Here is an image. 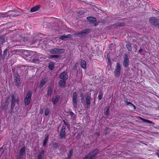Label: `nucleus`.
Returning a JSON list of instances; mask_svg holds the SVG:
<instances>
[{
	"label": "nucleus",
	"instance_id": "obj_1",
	"mask_svg": "<svg viewBox=\"0 0 159 159\" xmlns=\"http://www.w3.org/2000/svg\"><path fill=\"white\" fill-rule=\"evenodd\" d=\"M99 152V149H93L85 155L83 159H96L97 157V155Z\"/></svg>",
	"mask_w": 159,
	"mask_h": 159
},
{
	"label": "nucleus",
	"instance_id": "obj_2",
	"mask_svg": "<svg viewBox=\"0 0 159 159\" xmlns=\"http://www.w3.org/2000/svg\"><path fill=\"white\" fill-rule=\"evenodd\" d=\"M33 92L31 90H28L27 93L25 98L24 99V102L25 105L27 106L30 104Z\"/></svg>",
	"mask_w": 159,
	"mask_h": 159
},
{
	"label": "nucleus",
	"instance_id": "obj_3",
	"mask_svg": "<svg viewBox=\"0 0 159 159\" xmlns=\"http://www.w3.org/2000/svg\"><path fill=\"white\" fill-rule=\"evenodd\" d=\"M149 23L152 25L159 27V19L154 17H151L149 19Z\"/></svg>",
	"mask_w": 159,
	"mask_h": 159
},
{
	"label": "nucleus",
	"instance_id": "obj_4",
	"mask_svg": "<svg viewBox=\"0 0 159 159\" xmlns=\"http://www.w3.org/2000/svg\"><path fill=\"white\" fill-rule=\"evenodd\" d=\"M77 94L76 92H74L72 96V104L74 108H77Z\"/></svg>",
	"mask_w": 159,
	"mask_h": 159
},
{
	"label": "nucleus",
	"instance_id": "obj_5",
	"mask_svg": "<svg viewBox=\"0 0 159 159\" xmlns=\"http://www.w3.org/2000/svg\"><path fill=\"white\" fill-rule=\"evenodd\" d=\"M121 65L120 63L118 62L116 64V69L114 70V73L116 77L119 76L120 75Z\"/></svg>",
	"mask_w": 159,
	"mask_h": 159
},
{
	"label": "nucleus",
	"instance_id": "obj_6",
	"mask_svg": "<svg viewBox=\"0 0 159 159\" xmlns=\"http://www.w3.org/2000/svg\"><path fill=\"white\" fill-rule=\"evenodd\" d=\"M66 126H62L59 135L60 139H65L66 138Z\"/></svg>",
	"mask_w": 159,
	"mask_h": 159
},
{
	"label": "nucleus",
	"instance_id": "obj_7",
	"mask_svg": "<svg viewBox=\"0 0 159 159\" xmlns=\"http://www.w3.org/2000/svg\"><path fill=\"white\" fill-rule=\"evenodd\" d=\"M49 52L51 54H59L63 52L64 50L63 49L54 48L50 49L49 50Z\"/></svg>",
	"mask_w": 159,
	"mask_h": 159
},
{
	"label": "nucleus",
	"instance_id": "obj_8",
	"mask_svg": "<svg viewBox=\"0 0 159 159\" xmlns=\"http://www.w3.org/2000/svg\"><path fill=\"white\" fill-rule=\"evenodd\" d=\"M20 79V76L18 74H15L14 82L15 83V85L17 87H20L21 86Z\"/></svg>",
	"mask_w": 159,
	"mask_h": 159
},
{
	"label": "nucleus",
	"instance_id": "obj_9",
	"mask_svg": "<svg viewBox=\"0 0 159 159\" xmlns=\"http://www.w3.org/2000/svg\"><path fill=\"white\" fill-rule=\"evenodd\" d=\"M59 78L61 80H66L68 78L67 72L65 71H64L61 73L59 76Z\"/></svg>",
	"mask_w": 159,
	"mask_h": 159
},
{
	"label": "nucleus",
	"instance_id": "obj_10",
	"mask_svg": "<svg viewBox=\"0 0 159 159\" xmlns=\"http://www.w3.org/2000/svg\"><path fill=\"white\" fill-rule=\"evenodd\" d=\"M85 98L87 107L89 108L90 107V100L91 99V94L90 95L86 94Z\"/></svg>",
	"mask_w": 159,
	"mask_h": 159
},
{
	"label": "nucleus",
	"instance_id": "obj_11",
	"mask_svg": "<svg viewBox=\"0 0 159 159\" xmlns=\"http://www.w3.org/2000/svg\"><path fill=\"white\" fill-rule=\"evenodd\" d=\"M129 60L127 54H125L123 61V65L124 67H126L129 65Z\"/></svg>",
	"mask_w": 159,
	"mask_h": 159
},
{
	"label": "nucleus",
	"instance_id": "obj_12",
	"mask_svg": "<svg viewBox=\"0 0 159 159\" xmlns=\"http://www.w3.org/2000/svg\"><path fill=\"white\" fill-rule=\"evenodd\" d=\"M72 37V35L71 34H69L67 35H63L60 36L59 37V39L61 40H66L68 39L71 38Z\"/></svg>",
	"mask_w": 159,
	"mask_h": 159
},
{
	"label": "nucleus",
	"instance_id": "obj_13",
	"mask_svg": "<svg viewBox=\"0 0 159 159\" xmlns=\"http://www.w3.org/2000/svg\"><path fill=\"white\" fill-rule=\"evenodd\" d=\"M91 30L89 29H85L82 30L80 31L81 37L85 36L86 34H89Z\"/></svg>",
	"mask_w": 159,
	"mask_h": 159
},
{
	"label": "nucleus",
	"instance_id": "obj_14",
	"mask_svg": "<svg viewBox=\"0 0 159 159\" xmlns=\"http://www.w3.org/2000/svg\"><path fill=\"white\" fill-rule=\"evenodd\" d=\"M60 98V96L58 95L56 96L55 98L52 97V102L55 105L58 102Z\"/></svg>",
	"mask_w": 159,
	"mask_h": 159
},
{
	"label": "nucleus",
	"instance_id": "obj_15",
	"mask_svg": "<svg viewBox=\"0 0 159 159\" xmlns=\"http://www.w3.org/2000/svg\"><path fill=\"white\" fill-rule=\"evenodd\" d=\"M66 80H61L59 81L58 84L59 86L62 88H65L66 84Z\"/></svg>",
	"mask_w": 159,
	"mask_h": 159
},
{
	"label": "nucleus",
	"instance_id": "obj_16",
	"mask_svg": "<svg viewBox=\"0 0 159 159\" xmlns=\"http://www.w3.org/2000/svg\"><path fill=\"white\" fill-rule=\"evenodd\" d=\"M20 74L22 76H24L26 74V72L27 69L25 66H22L20 68Z\"/></svg>",
	"mask_w": 159,
	"mask_h": 159
},
{
	"label": "nucleus",
	"instance_id": "obj_17",
	"mask_svg": "<svg viewBox=\"0 0 159 159\" xmlns=\"http://www.w3.org/2000/svg\"><path fill=\"white\" fill-rule=\"evenodd\" d=\"M44 150H43L39 153L37 157V159H42L44 156Z\"/></svg>",
	"mask_w": 159,
	"mask_h": 159
},
{
	"label": "nucleus",
	"instance_id": "obj_18",
	"mask_svg": "<svg viewBox=\"0 0 159 159\" xmlns=\"http://www.w3.org/2000/svg\"><path fill=\"white\" fill-rule=\"evenodd\" d=\"M47 82V81L45 78L43 79L41 81L40 84L39 86V87L40 88L43 87Z\"/></svg>",
	"mask_w": 159,
	"mask_h": 159
},
{
	"label": "nucleus",
	"instance_id": "obj_19",
	"mask_svg": "<svg viewBox=\"0 0 159 159\" xmlns=\"http://www.w3.org/2000/svg\"><path fill=\"white\" fill-rule=\"evenodd\" d=\"M40 5H37L34 6L33 8H31L30 9V11L31 12H34L37 11L40 8Z\"/></svg>",
	"mask_w": 159,
	"mask_h": 159
},
{
	"label": "nucleus",
	"instance_id": "obj_20",
	"mask_svg": "<svg viewBox=\"0 0 159 159\" xmlns=\"http://www.w3.org/2000/svg\"><path fill=\"white\" fill-rule=\"evenodd\" d=\"M87 19L91 23L95 22L97 20L96 18L93 17H88L87 18Z\"/></svg>",
	"mask_w": 159,
	"mask_h": 159
},
{
	"label": "nucleus",
	"instance_id": "obj_21",
	"mask_svg": "<svg viewBox=\"0 0 159 159\" xmlns=\"http://www.w3.org/2000/svg\"><path fill=\"white\" fill-rule=\"evenodd\" d=\"M81 67L85 69L86 67V63L85 61L84 60H81L80 62Z\"/></svg>",
	"mask_w": 159,
	"mask_h": 159
},
{
	"label": "nucleus",
	"instance_id": "obj_22",
	"mask_svg": "<svg viewBox=\"0 0 159 159\" xmlns=\"http://www.w3.org/2000/svg\"><path fill=\"white\" fill-rule=\"evenodd\" d=\"M55 63L53 62H50L48 65V68L51 70H52L54 69V66Z\"/></svg>",
	"mask_w": 159,
	"mask_h": 159
},
{
	"label": "nucleus",
	"instance_id": "obj_23",
	"mask_svg": "<svg viewBox=\"0 0 159 159\" xmlns=\"http://www.w3.org/2000/svg\"><path fill=\"white\" fill-rule=\"evenodd\" d=\"M131 44L129 42L127 43L126 45V47L128 49V51L130 52L132 51V47H131Z\"/></svg>",
	"mask_w": 159,
	"mask_h": 159
},
{
	"label": "nucleus",
	"instance_id": "obj_24",
	"mask_svg": "<svg viewBox=\"0 0 159 159\" xmlns=\"http://www.w3.org/2000/svg\"><path fill=\"white\" fill-rule=\"evenodd\" d=\"M8 105L3 103L1 105L2 109L4 111H6L7 110L8 107Z\"/></svg>",
	"mask_w": 159,
	"mask_h": 159
},
{
	"label": "nucleus",
	"instance_id": "obj_25",
	"mask_svg": "<svg viewBox=\"0 0 159 159\" xmlns=\"http://www.w3.org/2000/svg\"><path fill=\"white\" fill-rule=\"evenodd\" d=\"M61 56L59 55H50L48 57V58L50 59L52 58H57L60 57Z\"/></svg>",
	"mask_w": 159,
	"mask_h": 159
},
{
	"label": "nucleus",
	"instance_id": "obj_26",
	"mask_svg": "<svg viewBox=\"0 0 159 159\" xmlns=\"http://www.w3.org/2000/svg\"><path fill=\"white\" fill-rule=\"evenodd\" d=\"M140 119L142 120L143 122H145L146 123H150L152 124H154V123L152 122V121H150L149 120H146L145 119H144L142 118H141V117H140Z\"/></svg>",
	"mask_w": 159,
	"mask_h": 159
},
{
	"label": "nucleus",
	"instance_id": "obj_27",
	"mask_svg": "<svg viewBox=\"0 0 159 159\" xmlns=\"http://www.w3.org/2000/svg\"><path fill=\"white\" fill-rule=\"evenodd\" d=\"M25 153V148H22L20 151V155L23 156Z\"/></svg>",
	"mask_w": 159,
	"mask_h": 159
},
{
	"label": "nucleus",
	"instance_id": "obj_28",
	"mask_svg": "<svg viewBox=\"0 0 159 159\" xmlns=\"http://www.w3.org/2000/svg\"><path fill=\"white\" fill-rule=\"evenodd\" d=\"M73 150L72 149H71L67 153L68 157H67V159H70L72 154L73 153Z\"/></svg>",
	"mask_w": 159,
	"mask_h": 159
},
{
	"label": "nucleus",
	"instance_id": "obj_29",
	"mask_svg": "<svg viewBox=\"0 0 159 159\" xmlns=\"http://www.w3.org/2000/svg\"><path fill=\"white\" fill-rule=\"evenodd\" d=\"M8 54H9V52L8 51V49L6 48L5 49L4 51L3 52V59H4L5 58V57H6L8 54Z\"/></svg>",
	"mask_w": 159,
	"mask_h": 159
},
{
	"label": "nucleus",
	"instance_id": "obj_30",
	"mask_svg": "<svg viewBox=\"0 0 159 159\" xmlns=\"http://www.w3.org/2000/svg\"><path fill=\"white\" fill-rule=\"evenodd\" d=\"M109 107H108L106 109V111L104 112V115L107 116L109 115Z\"/></svg>",
	"mask_w": 159,
	"mask_h": 159
},
{
	"label": "nucleus",
	"instance_id": "obj_31",
	"mask_svg": "<svg viewBox=\"0 0 159 159\" xmlns=\"http://www.w3.org/2000/svg\"><path fill=\"white\" fill-rule=\"evenodd\" d=\"M5 42V37L3 36L0 37V43L2 45H3V43Z\"/></svg>",
	"mask_w": 159,
	"mask_h": 159
},
{
	"label": "nucleus",
	"instance_id": "obj_32",
	"mask_svg": "<svg viewBox=\"0 0 159 159\" xmlns=\"http://www.w3.org/2000/svg\"><path fill=\"white\" fill-rule=\"evenodd\" d=\"M49 135H47V137L45 138V139L43 141V146H45L46 145L47 142L48 141V139L49 138Z\"/></svg>",
	"mask_w": 159,
	"mask_h": 159
},
{
	"label": "nucleus",
	"instance_id": "obj_33",
	"mask_svg": "<svg viewBox=\"0 0 159 159\" xmlns=\"http://www.w3.org/2000/svg\"><path fill=\"white\" fill-rule=\"evenodd\" d=\"M15 102H11V111H12L13 110L15 106Z\"/></svg>",
	"mask_w": 159,
	"mask_h": 159
},
{
	"label": "nucleus",
	"instance_id": "obj_34",
	"mask_svg": "<svg viewBox=\"0 0 159 159\" xmlns=\"http://www.w3.org/2000/svg\"><path fill=\"white\" fill-rule=\"evenodd\" d=\"M52 89L51 87L48 88V96H50L52 94Z\"/></svg>",
	"mask_w": 159,
	"mask_h": 159
},
{
	"label": "nucleus",
	"instance_id": "obj_35",
	"mask_svg": "<svg viewBox=\"0 0 159 159\" xmlns=\"http://www.w3.org/2000/svg\"><path fill=\"white\" fill-rule=\"evenodd\" d=\"M103 93L102 92L100 91L99 92V94L98 96V99L99 100H101L103 97Z\"/></svg>",
	"mask_w": 159,
	"mask_h": 159
},
{
	"label": "nucleus",
	"instance_id": "obj_36",
	"mask_svg": "<svg viewBox=\"0 0 159 159\" xmlns=\"http://www.w3.org/2000/svg\"><path fill=\"white\" fill-rule=\"evenodd\" d=\"M50 112V110L49 108H47L45 111V116L48 115Z\"/></svg>",
	"mask_w": 159,
	"mask_h": 159
},
{
	"label": "nucleus",
	"instance_id": "obj_37",
	"mask_svg": "<svg viewBox=\"0 0 159 159\" xmlns=\"http://www.w3.org/2000/svg\"><path fill=\"white\" fill-rule=\"evenodd\" d=\"M21 40H22L24 42H26L28 40V38L27 37L25 36L22 37Z\"/></svg>",
	"mask_w": 159,
	"mask_h": 159
},
{
	"label": "nucleus",
	"instance_id": "obj_38",
	"mask_svg": "<svg viewBox=\"0 0 159 159\" xmlns=\"http://www.w3.org/2000/svg\"><path fill=\"white\" fill-rule=\"evenodd\" d=\"M69 113L71 116H73V118H76V116L72 111H70L69 112Z\"/></svg>",
	"mask_w": 159,
	"mask_h": 159
},
{
	"label": "nucleus",
	"instance_id": "obj_39",
	"mask_svg": "<svg viewBox=\"0 0 159 159\" xmlns=\"http://www.w3.org/2000/svg\"><path fill=\"white\" fill-rule=\"evenodd\" d=\"M125 23L123 22H120L117 23V25L119 26H125Z\"/></svg>",
	"mask_w": 159,
	"mask_h": 159
},
{
	"label": "nucleus",
	"instance_id": "obj_40",
	"mask_svg": "<svg viewBox=\"0 0 159 159\" xmlns=\"http://www.w3.org/2000/svg\"><path fill=\"white\" fill-rule=\"evenodd\" d=\"M73 35L75 36H77L80 37H81L80 32L78 33H74Z\"/></svg>",
	"mask_w": 159,
	"mask_h": 159
},
{
	"label": "nucleus",
	"instance_id": "obj_41",
	"mask_svg": "<svg viewBox=\"0 0 159 159\" xmlns=\"http://www.w3.org/2000/svg\"><path fill=\"white\" fill-rule=\"evenodd\" d=\"M39 61V59L38 58H34L32 60V62L34 63H36L37 62H38Z\"/></svg>",
	"mask_w": 159,
	"mask_h": 159
},
{
	"label": "nucleus",
	"instance_id": "obj_42",
	"mask_svg": "<svg viewBox=\"0 0 159 159\" xmlns=\"http://www.w3.org/2000/svg\"><path fill=\"white\" fill-rule=\"evenodd\" d=\"M53 146L54 148H57L58 146V143H57L54 142L53 143Z\"/></svg>",
	"mask_w": 159,
	"mask_h": 159
},
{
	"label": "nucleus",
	"instance_id": "obj_43",
	"mask_svg": "<svg viewBox=\"0 0 159 159\" xmlns=\"http://www.w3.org/2000/svg\"><path fill=\"white\" fill-rule=\"evenodd\" d=\"M129 106L133 107L134 108V110L136 109V107L133 104H132L131 102L130 103V104L129 105Z\"/></svg>",
	"mask_w": 159,
	"mask_h": 159
},
{
	"label": "nucleus",
	"instance_id": "obj_44",
	"mask_svg": "<svg viewBox=\"0 0 159 159\" xmlns=\"http://www.w3.org/2000/svg\"><path fill=\"white\" fill-rule=\"evenodd\" d=\"M22 156H21L20 155H17L16 156V158L17 159H22Z\"/></svg>",
	"mask_w": 159,
	"mask_h": 159
},
{
	"label": "nucleus",
	"instance_id": "obj_45",
	"mask_svg": "<svg viewBox=\"0 0 159 159\" xmlns=\"http://www.w3.org/2000/svg\"><path fill=\"white\" fill-rule=\"evenodd\" d=\"M9 98H7V100H6L5 102L4 103L9 105V102H8V100Z\"/></svg>",
	"mask_w": 159,
	"mask_h": 159
},
{
	"label": "nucleus",
	"instance_id": "obj_46",
	"mask_svg": "<svg viewBox=\"0 0 159 159\" xmlns=\"http://www.w3.org/2000/svg\"><path fill=\"white\" fill-rule=\"evenodd\" d=\"M139 52L141 54H143V49L141 48L139 49Z\"/></svg>",
	"mask_w": 159,
	"mask_h": 159
},
{
	"label": "nucleus",
	"instance_id": "obj_47",
	"mask_svg": "<svg viewBox=\"0 0 159 159\" xmlns=\"http://www.w3.org/2000/svg\"><path fill=\"white\" fill-rule=\"evenodd\" d=\"M40 112H39V113H40L41 114H43V109L42 108H40Z\"/></svg>",
	"mask_w": 159,
	"mask_h": 159
},
{
	"label": "nucleus",
	"instance_id": "obj_48",
	"mask_svg": "<svg viewBox=\"0 0 159 159\" xmlns=\"http://www.w3.org/2000/svg\"><path fill=\"white\" fill-rule=\"evenodd\" d=\"M3 58V57L2 55V51H1L0 52V59H1L2 58Z\"/></svg>",
	"mask_w": 159,
	"mask_h": 159
},
{
	"label": "nucleus",
	"instance_id": "obj_49",
	"mask_svg": "<svg viewBox=\"0 0 159 159\" xmlns=\"http://www.w3.org/2000/svg\"><path fill=\"white\" fill-rule=\"evenodd\" d=\"M80 97L81 98V99H84V96L83 94V93H81L80 94Z\"/></svg>",
	"mask_w": 159,
	"mask_h": 159
},
{
	"label": "nucleus",
	"instance_id": "obj_50",
	"mask_svg": "<svg viewBox=\"0 0 159 159\" xmlns=\"http://www.w3.org/2000/svg\"><path fill=\"white\" fill-rule=\"evenodd\" d=\"M123 100H124V102H128V99L127 98H126L125 97H124V98H123Z\"/></svg>",
	"mask_w": 159,
	"mask_h": 159
},
{
	"label": "nucleus",
	"instance_id": "obj_51",
	"mask_svg": "<svg viewBox=\"0 0 159 159\" xmlns=\"http://www.w3.org/2000/svg\"><path fill=\"white\" fill-rule=\"evenodd\" d=\"M77 68V65H76V64H75V65L73 66V69L75 70Z\"/></svg>",
	"mask_w": 159,
	"mask_h": 159
},
{
	"label": "nucleus",
	"instance_id": "obj_52",
	"mask_svg": "<svg viewBox=\"0 0 159 159\" xmlns=\"http://www.w3.org/2000/svg\"><path fill=\"white\" fill-rule=\"evenodd\" d=\"M16 100L15 98V99H11V102H16Z\"/></svg>",
	"mask_w": 159,
	"mask_h": 159
},
{
	"label": "nucleus",
	"instance_id": "obj_53",
	"mask_svg": "<svg viewBox=\"0 0 159 159\" xmlns=\"http://www.w3.org/2000/svg\"><path fill=\"white\" fill-rule=\"evenodd\" d=\"M11 99H15V96L14 94L11 95Z\"/></svg>",
	"mask_w": 159,
	"mask_h": 159
},
{
	"label": "nucleus",
	"instance_id": "obj_54",
	"mask_svg": "<svg viewBox=\"0 0 159 159\" xmlns=\"http://www.w3.org/2000/svg\"><path fill=\"white\" fill-rule=\"evenodd\" d=\"M64 124L67 126L68 127L69 126V124H68V123L66 122Z\"/></svg>",
	"mask_w": 159,
	"mask_h": 159
},
{
	"label": "nucleus",
	"instance_id": "obj_55",
	"mask_svg": "<svg viewBox=\"0 0 159 159\" xmlns=\"http://www.w3.org/2000/svg\"><path fill=\"white\" fill-rule=\"evenodd\" d=\"M130 103H131L130 102H128V101L127 102H126V105H129H129L130 104Z\"/></svg>",
	"mask_w": 159,
	"mask_h": 159
},
{
	"label": "nucleus",
	"instance_id": "obj_56",
	"mask_svg": "<svg viewBox=\"0 0 159 159\" xmlns=\"http://www.w3.org/2000/svg\"><path fill=\"white\" fill-rule=\"evenodd\" d=\"M156 155L157 156V157L159 158V153L157 152L156 154Z\"/></svg>",
	"mask_w": 159,
	"mask_h": 159
},
{
	"label": "nucleus",
	"instance_id": "obj_57",
	"mask_svg": "<svg viewBox=\"0 0 159 159\" xmlns=\"http://www.w3.org/2000/svg\"><path fill=\"white\" fill-rule=\"evenodd\" d=\"M98 25V23H96L94 24V25L96 26Z\"/></svg>",
	"mask_w": 159,
	"mask_h": 159
},
{
	"label": "nucleus",
	"instance_id": "obj_58",
	"mask_svg": "<svg viewBox=\"0 0 159 159\" xmlns=\"http://www.w3.org/2000/svg\"><path fill=\"white\" fill-rule=\"evenodd\" d=\"M62 121L64 122V123L66 121H65V120H62Z\"/></svg>",
	"mask_w": 159,
	"mask_h": 159
},
{
	"label": "nucleus",
	"instance_id": "obj_59",
	"mask_svg": "<svg viewBox=\"0 0 159 159\" xmlns=\"http://www.w3.org/2000/svg\"><path fill=\"white\" fill-rule=\"evenodd\" d=\"M96 134H98V136H99L100 135V134H99V133H98V132H97V133H96Z\"/></svg>",
	"mask_w": 159,
	"mask_h": 159
},
{
	"label": "nucleus",
	"instance_id": "obj_60",
	"mask_svg": "<svg viewBox=\"0 0 159 159\" xmlns=\"http://www.w3.org/2000/svg\"><path fill=\"white\" fill-rule=\"evenodd\" d=\"M108 129V127H107V128H106V130H107Z\"/></svg>",
	"mask_w": 159,
	"mask_h": 159
},
{
	"label": "nucleus",
	"instance_id": "obj_61",
	"mask_svg": "<svg viewBox=\"0 0 159 159\" xmlns=\"http://www.w3.org/2000/svg\"><path fill=\"white\" fill-rule=\"evenodd\" d=\"M158 109H159V105L158 106Z\"/></svg>",
	"mask_w": 159,
	"mask_h": 159
},
{
	"label": "nucleus",
	"instance_id": "obj_62",
	"mask_svg": "<svg viewBox=\"0 0 159 159\" xmlns=\"http://www.w3.org/2000/svg\"><path fill=\"white\" fill-rule=\"evenodd\" d=\"M4 17H5V16H3V17H3V18H4Z\"/></svg>",
	"mask_w": 159,
	"mask_h": 159
}]
</instances>
